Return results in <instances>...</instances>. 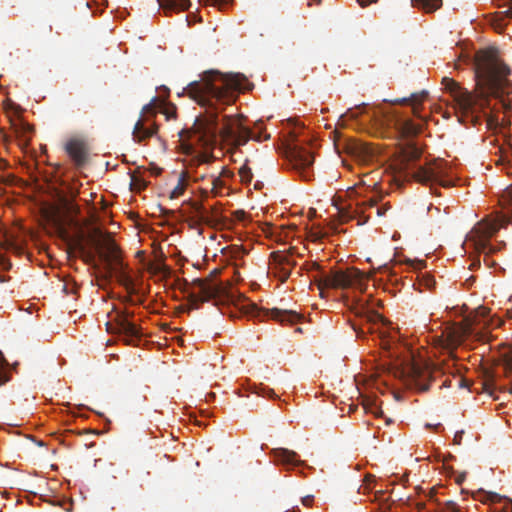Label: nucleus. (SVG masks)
<instances>
[{
  "instance_id": "nucleus-1",
  "label": "nucleus",
  "mask_w": 512,
  "mask_h": 512,
  "mask_svg": "<svg viewBox=\"0 0 512 512\" xmlns=\"http://www.w3.org/2000/svg\"><path fill=\"white\" fill-rule=\"evenodd\" d=\"M251 86L243 74L209 70L200 75V80L192 81L184 88L182 95L189 96L205 108V112L196 117L191 128L179 132L187 152L197 147L213 148L218 137L234 149L247 144L250 139L261 142L270 138V134L262 131L254 133L247 128L242 115H224L223 126L220 129L218 127V115L224 106L235 101L236 92H244Z\"/></svg>"
},
{
  "instance_id": "nucleus-2",
  "label": "nucleus",
  "mask_w": 512,
  "mask_h": 512,
  "mask_svg": "<svg viewBox=\"0 0 512 512\" xmlns=\"http://www.w3.org/2000/svg\"><path fill=\"white\" fill-rule=\"evenodd\" d=\"M476 78V93L467 89L448 77L442 79L445 90L449 91L456 101L463 116L470 117L474 125L481 121V115L487 119L488 126L495 120L485 112L489 107V98L500 100L504 110H510L511 104L504 96L512 94V81L509 79L510 68L497 55L495 49L481 50L477 52L474 62Z\"/></svg>"
},
{
  "instance_id": "nucleus-3",
  "label": "nucleus",
  "mask_w": 512,
  "mask_h": 512,
  "mask_svg": "<svg viewBox=\"0 0 512 512\" xmlns=\"http://www.w3.org/2000/svg\"><path fill=\"white\" fill-rule=\"evenodd\" d=\"M422 151L415 143L409 142L402 149V158L399 162L397 179L401 181H415L422 185H434L439 183L446 184L442 180L445 171V162L443 160H434L425 165L417 164Z\"/></svg>"
},
{
  "instance_id": "nucleus-4",
  "label": "nucleus",
  "mask_w": 512,
  "mask_h": 512,
  "mask_svg": "<svg viewBox=\"0 0 512 512\" xmlns=\"http://www.w3.org/2000/svg\"><path fill=\"white\" fill-rule=\"evenodd\" d=\"M220 270L214 269L206 278L194 279L187 289L188 299L192 309H199L200 305L213 300L215 305L224 304L232 300L230 284H224L216 279Z\"/></svg>"
},
{
  "instance_id": "nucleus-5",
  "label": "nucleus",
  "mask_w": 512,
  "mask_h": 512,
  "mask_svg": "<svg viewBox=\"0 0 512 512\" xmlns=\"http://www.w3.org/2000/svg\"><path fill=\"white\" fill-rule=\"evenodd\" d=\"M220 270L214 269L206 278L194 279L187 289L188 299L192 309H199L200 305L213 300L215 305L224 304L232 300L230 284H224L216 279Z\"/></svg>"
},
{
  "instance_id": "nucleus-6",
  "label": "nucleus",
  "mask_w": 512,
  "mask_h": 512,
  "mask_svg": "<svg viewBox=\"0 0 512 512\" xmlns=\"http://www.w3.org/2000/svg\"><path fill=\"white\" fill-rule=\"evenodd\" d=\"M501 226L497 220L478 222L467 234L465 245L486 256L502 250L506 246L504 241H499L497 244L490 242V239L499 231Z\"/></svg>"
},
{
  "instance_id": "nucleus-7",
  "label": "nucleus",
  "mask_w": 512,
  "mask_h": 512,
  "mask_svg": "<svg viewBox=\"0 0 512 512\" xmlns=\"http://www.w3.org/2000/svg\"><path fill=\"white\" fill-rule=\"evenodd\" d=\"M133 313L120 312L117 313L114 320L107 322V331L111 334L118 335L127 345H137L142 337L141 327L130 321Z\"/></svg>"
},
{
  "instance_id": "nucleus-8",
  "label": "nucleus",
  "mask_w": 512,
  "mask_h": 512,
  "mask_svg": "<svg viewBox=\"0 0 512 512\" xmlns=\"http://www.w3.org/2000/svg\"><path fill=\"white\" fill-rule=\"evenodd\" d=\"M313 279L320 291L324 288L347 289L360 281L361 273L356 269L334 271L329 275H315Z\"/></svg>"
},
{
  "instance_id": "nucleus-9",
  "label": "nucleus",
  "mask_w": 512,
  "mask_h": 512,
  "mask_svg": "<svg viewBox=\"0 0 512 512\" xmlns=\"http://www.w3.org/2000/svg\"><path fill=\"white\" fill-rule=\"evenodd\" d=\"M245 314L259 318L263 320L264 318H271L275 321H278L282 324L289 323L294 324L301 320L302 316L293 310H283L279 308H259L255 303L249 302L242 307Z\"/></svg>"
},
{
  "instance_id": "nucleus-10",
  "label": "nucleus",
  "mask_w": 512,
  "mask_h": 512,
  "mask_svg": "<svg viewBox=\"0 0 512 512\" xmlns=\"http://www.w3.org/2000/svg\"><path fill=\"white\" fill-rule=\"evenodd\" d=\"M91 241L99 251L100 258L105 261L107 265L122 258L118 245L109 235H103L100 228L93 229Z\"/></svg>"
},
{
  "instance_id": "nucleus-11",
  "label": "nucleus",
  "mask_w": 512,
  "mask_h": 512,
  "mask_svg": "<svg viewBox=\"0 0 512 512\" xmlns=\"http://www.w3.org/2000/svg\"><path fill=\"white\" fill-rule=\"evenodd\" d=\"M287 157L292 169L299 172L303 179L311 178L310 167L314 162V157L310 151L295 144L288 148Z\"/></svg>"
},
{
  "instance_id": "nucleus-12",
  "label": "nucleus",
  "mask_w": 512,
  "mask_h": 512,
  "mask_svg": "<svg viewBox=\"0 0 512 512\" xmlns=\"http://www.w3.org/2000/svg\"><path fill=\"white\" fill-rule=\"evenodd\" d=\"M191 208L198 223L216 228L223 225L226 221V217L222 215L218 205H214L208 209L203 203L191 202Z\"/></svg>"
},
{
  "instance_id": "nucleus-13",
  "label": "nucleus",
  "mask_w": 512,
  "mask_h": 512,
  "mask_svg": "<svg viewBox=\"0 0 512 512\" xmlns=\"http://www.w3.org/2000/svg\"><path fill=\"white\" fill-rule=\"evenodd\" d=\"M441 373L442 371L438 367H421L414 364L411 367V382L419 391L425 392L429 389L430 383L436 380L437 374Z\"/></svg>"
},
{
  "instance_id": "nucleus-14",
  "label": "nucleus",
  "mask_w": 512,
  "mask_h": 512,
  "mask_svg": "<svg viewBox=\"0 0 512 512\" xmlns=\"http://www.w3.org/2000/svg\"><path fill=\"white\" fill-rule=\"evenodd\" d=\"M88 142L79 137L70 138L65 144V151L77 166H83L88 161Z\"/></svg>"
},
{
  "instance_id": "nucleus-15",
  "label": "nucleus",
  "mask_w": 512,
  "mask_h": 512,
  "mask_svg": "<svg viewBox=\"0 0 512 512\" xmlns=\"http://www.w3.org/2000/svg\"><path fill=\"white\" fill-rule=\"evenodd\" d=\"M271 258L273 272L281 282H285L291 274L292 267L296 265L295 261L292 260L290 254L283 252H273Z\"/></svg>"
},
{
  "instance_id": "nucleus-16",
  "label": "nucleus",
  "mask_w": 512,
  "mask_h": 512,
  "mask_svg": "<svg viewBox=\"0 0 512 512\" xmlns=\"http://www.w3.org/2000/svg\"><path fill=\"white\" fill-rule=\"evenodd\" d=\"M110 272H113L119 283L126 289L130 290L134 286L132 277L128 273V265L123 262L122 258L107 265Z\"/></svg>"
},
{
  "instance_id": "nucleus-17",
  "label": "nucleus",
  "mask_w": 512,
  "mask_h": 512,
  "mask_svg": "<svg viewBox=\"0 0 512 512\" xmlns=\"http://www.w3.org/2000/svg\"><path fill=\"white\" fill-rule=\"evenodd\" d=\"M149 119H139L133 129V138L138 142H142L157 132V126L154 123L148 125Z\"/></svg>"
},
{
  "instance_id": "nucleus-18",
  "label": "nucleus",
  "mask_w": 512,
  "mask_h": 512,
  "mask_svg": "<svg viewBox=\"0 0 512 512\" xmlns=\"http://www.w3.org/2000/svg\"><path fill=\"white\" fill-rule=\"evenodd\" d=\"M467 334V328L463 326L450 327L445 330L443 336L446 337L445 345L449 349H455L464 341Z\"/></svg>"
},
{
  "instance_id": "nucleus-19",
  "label": "nucleus",
  "mask_w": 512,
  "mask_h": 512,
  "mask_svg": "<svg viewBox=\"0 0 512 512\" xmlns=\"http://www.w3.org/2000/svg\"><path fill=\"white\" fill-rule=\"evenodd\" d=\"M500 7L508 6L505 11L497 12L491 20V25L498 32H502L507 25V19L512 18V0L508 4L499 5Z\"/></svg>"
},
{
  "instance_id": "nucleus-20",
  "label": "nucleus",
  "mask_w": 512,
  "mask_h": 512,
  "mask_svg": "<svg viewBox=\"0 0 512 512\" xmlns=\"http://www.w3.org/2000/svg\"><path fill=\"white\" fill-rule=\"evenodd\" d=\"M159 6L165 11L168 12H181L186 11L190 7L189 0H157Z\"/></svg>"
},
{
  "instance_id": "nucleus-21",
  "label": "nucleus",
  "mask_w": 512,
  "mask_h": 512,
  "mask_svg": "<svg viewBox=\"0 0 512 512\" xmlns=\"http://www.w3.org/2000/svg\"><path fill=\"white\" fill-rule=\"evenodd\" d=\"M428 92L423 90L419 93H413L408 98H402L400 100H396L397 103L401 104H409L412 106L414 115H419V110L422 102L427 98Z\"/></svg>"
},
{
  "instance_id": "nucleus-22",
  "label": "nucleus",
  "mask_w": 512,
  "mask_h": 512,
  "mask_svg": "<svg viewBox=\"0 0 512 512\" xmlns=\"http://www.w3.org/2000/svg\"><path fill=\"white\" fill-rule=\"evenodd\" d=\"M347 151L363 158L373 155V149L369 144L355 140L347 144Z\"/></svg>"
},
{
  "instance_id": "nucleus-23",
  "label": "nucleus",
  "mask_w": 512,
  "mask_h": 512,
  "mask_svg": "<svg viewBox=\"0 0 512 512\" xmlns=\"http://www.w3.org/2000/svg\"><path fill=\"white\" fill-rule=\"evenodd\" d=\"M275 458L286 465H298L300 464V460L298 459V454L294 451L278 448L274 450Z\"/></svg>"
},
{
  "instance_id": "nucleus-24",
  "label": "nucleus",
  "mask_w": 512,
  "mask_h": 512,
  "mask_svg": "<svg viewBox=\"0 0 512 512\" xmlns=\"http://www.w3.org/2000/svg\"><path fill=\"white\" fill-rule=\"evenodd\" d=\"M400 131L407 137L415 136L421 132L423 125L414 123L410 119H403L398 123Z\"/></svg>"
},
{
  "instance_id": "nucleus-25",
  "label": "nucleus",
  "mask_w": 512,
  "mask_h": 512,
  "mask_svg": "<svg viewBox=\"0 0 512 512\" xmlns=\"http://www.w3.org/2000/svg\"><path fill=\"white\" fill-rule=\"evenodd\" d=\"M377 201L373 198L363 200L361 203H357V208L355 209V213L364 214L367 209L376 208V214L378 216H383L386 213L388 208L386 207H376Z\"/></svg>"
},
{
  "instance_id": "nucleus-26",
  "label": "nucleus",
  "mask_w": 512,
  "mask_h": 512,
  "mask_svg": "<svg viewBox=\"0 0 512 512\" xmlns=\"http://www.w3.org/2000/svg\"><path fill=\"white\" fill-rule=\"evenodd\" d=\"M411 4L413 7L424 10L426 13H431L441 6L442 0H411Z\"/></svg>"
},
{
  "instance_id": "nucleus-27",
  "label": "nucleus",
  "mask_w": 512,
  "mask_h": 512,
  "mask_svg": "<svg viewBox=\"0 0 512 512\" xmlns=\"http://www.w3.org/2000/svg\"><path fill=\"white\" fill-rule=\"evenodd\" d=\"M187 173L181 172L178 178L177 185L173 188V190L170 192L169 198L170 199H176L182 196L186 190L187 186Z\"/></svg>"
},
{
  "instance_id": "nucleus-28",
  "label": "nucleus",
  "mask_w": 512,
  "mask_h": 512,
  "mask_svg": "<svg viewBox=\"0 0 512 512\" xmlns=\"http://www.w3.org/2000/svg\"><path fill=\"white\" fill-rule=\"evenodd\" d=\"M495 385V377L490 372H487L485 375V380L482 382V390L489 395L493 396L494 391L496 390Z\"/></svg>"
},
{
  "instance_id": "nucleus-29",
  "label": "nucleus",
  "mask_w": 512,
  "mask_h": 512,
  "mask_svg": "<svg viewBox=\"0 0 512 512\" xmlns=\"http://www.w3.org/2000/svg\"><path fill=\"white\" fill-rule=\"evenodd\" d=\"M364 108V106H357L355 108H351L347 110V112L344 113L340 119L342 121L356 120L359 117V115L363 112Z\"/></svg>"
},
{
  "instance_id": "nucleus-30",
  "label": "nucleus",
  "mask_w": 512,
  "mask_h": 512,
  "mask_svg": "<svg viewBox=\"0 0 512 512\" xmlns=\"http://www.w3.org/2000/svg\"><path fill=\"white\" fill-rule=\"evenodd\" d=\"M158 105H162V103L157 97H153L151 101L142 108V114L147 116L154 115Z\"/></svg>"
},
{
  "instance_id": "nucleus-31",
  "label": "nucleus",
  "mask_w": 512,
  "mask_h": 512,
  "mask_svg": "<svg viewBox=\"0 0 512 512\" xmlns=\"http://www.w3.org/2000/svg\"><path fill=\"white\" fill-rule=\"evenodd\" d=\"M6 360L4 359L2 353L0 352V386L4 385L9 381L8 373L5 369Z\"/></svg>"
},
{
  "instance_id": "nucleus-32",
  "label": "nucleus",
  "mask_w": 512,
  "mask_h": 512,
  "mask_svg": "<svg viewBox=\"0 0 512 512\" xmlns=\"http://www.w3.org/2000/svg\"><path fill=\"white\" fill-rule=\"evenodd\" d=\"M437 512H462L456 502L449 500L440 506Z\"/></svg>"
},
{
  "instance_id": "nucleus-33",
  "label": "nucleus",
  "mask_w": 512,
  "mask_h": 512,
  "mask_svg": "<svg viewBox=\"0 0 512 512\" xmlns=\"http://www.w3.org/2000/svg\"><path fill=\"white\" fill-rule=\"evenodd\" d=\"M131 186H132V189L142 190L147 187V182L144 179H142L141 177L132 175L131 176Z\"/></svg>"
},
{
  "instance_id": "nucleus-34",
  "label": "nucleus",
  "mask_w": 512,
  "mask_h": 512,
  "mask_svg": "<svg viewBox=\"0 0 512 512\" xmlns=\"http://www.w3.org/2000/svg\"><path fill=\"white\" fill-rule=\"evenodd\" d=\"M62 205L64 209L70 214L79 213V207L72 200L63 199Z\"/></svg>"
},
{
  "instance_id": "nucleus-35",
  "label": "nucleus",
  "mask_w": 512,
  "mask_h": 512,
  "mask_svg": "<svg viewBox=\"0 0 512 512\" xmlns=\"http://www.w3.org/2000/svg\"><path fill=\"white\" fill-rule=\"evenodd\" d=\"M240 177L242 181L248 183L252 180V171L251 168L247 165H243L239 170Z\"/></svg>"
},
{
  "instance_id": "nucleus-36",
  "label": "nucleus",
  "mask_w": 512,
  "mask_h": 512,
  "mask_svg": "<svg viewBox=\"0 0 512 512\" xmlns=\"http://www.w3.org/2000/svg\"><path fill=\"white\" fill-rule=\"evenodd\" d=\"M211 191L214 193V194H217L218 193V190L221 189L223 186H224V183L223 181L220 179L219 176H212V179H211Z\"/></svg>"
},
{
  "instance_id": "nucleus-37",
  "label": "nucleus",
  "mask_w": 512,
  "mask_h": 512,
  "mask_svg": "<svg viewBox=\"0 0 512 512\" xmlns=\"http://www.w3.org/2000/svg\"><path fill=\"white\" fill-rule=\"evenodd\" d=\"M207 4L218 6L219 9H223L225 6L230 4L233 0H203Z\"/></svg>"
},
{
  "instance_id": "nucleus-38",
  "label": "nucleus",
  "mask_w": 512,
  "mask_h": 512,
  "mask_svg": "<svg viewBox=\"0 0 512 512\" xmlns=\"http://www.w3.org/2000/svg\"><path fill=\"white\" fill-rule=\"evenodd\" d=\"M504 376L510 379L511 388L509 389L510 394H512V363L506 362L504 364Z\"/></svg>"
},
{
  "instance_id": "nucleus-39",
  "label": "nucleus",
  "mask_w": 512,
  "mask_h": 512,
  "mask_svg": "<svg viewBox=\"0 0 512 512\" xmlns=\"http://www.w3.org/2000/svg\"><path fill=\"white\" fill-rule=\"evenodd\" d=\"M305 269L308 271V272H312V271H319L320 270V266L318 263L316 262H310V263H307L305 265Z\"/></svg>"
},
{
  "instance_id": "nucleus-40",
  "label": "nucleus",
  "mask_w": 512,
  "mask_h": 512,
  "mask_svg": "<svg viewBox=\"0 0 512 512\" xmlns=\"http://www.w3.org/2000/svg\"><path fill=\"white\" fill-rule=\"evenodd\" d=\"M176 108L175 106H172L171 108L165 109L163 112L166 115L167 119L175 118L176 117Z\"/></svg>"
},
{
  "instance_id": "nucleus-41",
  "label": "nucleus",
  "mask_w": 512,
  "mask_h": 512,
  "mask_svg": "<svg viewBox=\"0 0 512 512\" xmlns=\"http://www.w3.org/2000/svg\"><path fill=\"white\" fill-rule=\"evenodd\" d=\"M301 501L304 506L310 507L314 501V496H312V495L304 496V497H302Z\"/></svg>"
},
{
  "instance_id": "nucleus-42",
  "label": "nucleus",
  "mask_w": 512,
  "mask_h": 512,
  "mask_svg": "<svg viewBox=\"0 0 512 512\" xmlns=\"http://www.w3.org/2000/svg\"><path fill=\"white\" fill-rule=\"evenodd\" d=\"M509 195H510V203H509V207H508L509 216L505 219L506 224H512V192H510Z\"/></svg>"
},
{
  "instance_id": "nucleus-43",
  "label": "nucleus",
  "mask_w": 512,
  "mask_h": 512,
  "mask_svg": "<svg viewBox=\"0 0 512 512\" xmlns=\"http://www.w3.org/2000/svg\"><path fill=\"white\" fill-rule=\"evenodd\" d=\"M233 216L238 221H243L246 217V213L243 210H237L233 213Z\"/></svg>"
},
{
  "instance_id": "nucleus-44",
  "label": "nucleus",
  "mask_w": 512,
  "mask_h": 512,
  "mask_svg": "<svg viewBox=\"0 0 512 512\" xmlns=\"http://www.w3.org/2000/svg\"><path fill=\"white\" fill-rule=\"evenodd\" d=\"M360 6L366 7L370 5L371 3H376L378 0H357Z\"/></svg>"
},
{
  "instance_id": "nucleus-45",
  "label": "nucleus",
  "mask_w": 512,
  "mask_h": 512,
  "mask_svg": "<svg viewBox=\"0 0 512 512\" xmlns=\"http://www.w3.org/2000/svg\"><path fill=\"white\" fill-rule=\"evenodd\" d=\"M365 481H366V483H367V487H366V488L371 489V487H370V482H371V481H374V476H372V475H368V476H366Z\"/></svg>"
},
{
  "instance_id": "nucleus-46",
  "label": "nucleus",
  "mask_w": 512,
  "mask_h": 512,
  "mask_svg": "<svg viewBox=\"0 0 512 512\" xmlns=\"http://www.w3.org/2000/svg\"><path fill=\"white\" fill-rule=\"evenodd\" d=\"M462 433H463V432H461L460 434H459V433H457V434L455 435V438H454L455 443L460 444L461 439H462Z\"/></svg>"
},
{
  "instance_id": "nucleus-47",
  "label": "nucleus",
  "mask_w": 512,
  "mask_h": 512,
  "mask_svg": "<svg viewBox=\"0 0 512 512\" xmlns=\"http://www.w3.org/2000/svg\"><path fill=\"white\" fill-rule=\"evenodd\" d=\"M504 512H512V501L504 507Z\"/></svg>"
},
{
  "instance_id": "nucleus-48",
  "label": "nucleus",
  "mask_w": 512,
  "mask_h": 512,
  "mask_svg": "<svg viewBox=\"0 0 512 512\" xmlns=\"http://www.w3.org/2000/svg\"><path fill=\"white\" fill-rule=\"evenodd\" d=\"M442 386L450 387L451 386V380L450 379H445L440 387H442Z\"/></svg>"
},
{
  "instance_id": "nucleus-49",
  "label": "nucleus",
  "mask_w": 512,
  "mask_h": 512,
  "mask_svg": "<svg viewBox=\"0 0 512 512\" xmlns=\"http://www.w3.org/2000/svg\"><path fill=\"white\" fill-rule=\"evenodd\" d=\"M464 478H465V476H464V475H460V476H458V477H457L456 482H457L458 484H461V483L464 481Z\"/></svg>"
},
{
  "instance_id": "nucleus-50",
  "label": "nucleus",
  "mask_w": 512,
  "mask_h": 512,
  "mask_svg": "<svg viewBox=\"0 0 512 512\" xmlns=\"http://www.w3.org/2000/svg\"><path fill=\"white\" fill-rule=\"evenodd\" d=\"M312 2H314V3H315V4H317V5H320V4H321V0H310V1L308 2V6H312Z\"/></svg>"
},
{
  "instance_id": "nucleus-51",
  "label": "nucleus",
  "mask_w": 512,
  "mask_h": 512,
  "mask_svg": "<svg viewBox=\"0 0 512 512\" xmlns=\"http://www.w3.org/2000/svg\"><path fill=\"white\" fill-rule=\"evenodd\" d=\"M161 172H162V169H161V168H155V169H154V171H153V173H154L155 175H159Z\"/></svg>"
},
{
  "instance_id": "nucleus-52",
  "label": "nucleus",
  "mask_w": 512,
  "mask_h": 512,
  "mask_svg": "<svg viewBox=\"0 0 512 512\" xmlns=\"http://www.w3.org/2000/svg\"><path fill=\"white\" fill-rule=\"evenodd\" d=\"M382 414H383V411L375 412V415H376V416H382Z\"/></svg>"
},
{
  "instance_id": "nucleus-53",
  "label": "nucleus",
  "mask_w": 512,
  "mask_h": 512,
  "mask_svg": "<svg viewBox=\"0 0 512 512\" xmlns=\"http://www.w3.org/2000/svg\"><path fill=\"white\" fill-rule=\"evenodd\" d=\"M424 506H425L424 503L418 504L419 509L424 508Z\"/></svg>"
},
{
  "instance_id": "nucleus-54",
  "label": "nucleus",
  "mask_w": 512,
  "mask_h": 512,
  "mask_svg": "<svg viewBox=\"0 0 512 512\" xmlns=\"http://www.w3.org/2000/svg\"><path fill=\"white\" fill-rule=\"evenodd\" d=\"M204 162H208L210 160V157L204 156Z\"/></svg>"
},
{
  "instance_id": "nucleus-55",
  "label": "nucleus",
  "mask_w": 512,
  "mask_h": 512,
  "mask_svg": "<svg viewBox=\"0 0 512 512\" xmlns=\"http://www.w3.org/2000/svg\"><path fill=\"white\" fill-rule=\"evenodd\" d=\"M383 269H384L385 271H387V272H390V269H389V267H387V266H385Z\"/></svg>"
},
{
  "instance_id": "nucleus-56",
  "label": "nucleus",
  "mask_w": 512,
  "mask_h": 512,
  "mask_svg": "<svg viewBox=\"0 0 512 512\" xmlns=\"http://www.w3.org/2000/svg\"><path fill=\"white\" fill-rule=\"evenodd\" d=\"M391 422H392V420H391V419H387V420H386V423H387V424H390Z\"/></svg>"
},
{
  "instance_id": "nucleus-57",
  "label": "nucleus",
  "mask_w": 512,
  "mask_h": 512,
  "mask_svg": "<svg viewBox=\"0 0 512 512\" xmlns=\"http://www.w3.org/2000/svg\"><path fill=\"white\" fill-rule=\"evenodd\" d=\"M48 31L49 33L52 32V26H49Z\"/></svg>"
},
{
  "instance_id": "nucleus-58",
  "label": "nucleus",
  "mask_w": 512,
  "mask_h": 512,
  "mask_svg": "<svg viewBox=\"0 0 512 512\" xmlns=\"http://www.w3.org/2000/svg\"><path fill=\"white\" fill-rule=\"evenodd\" d=\"M458 383H459V386H461L462 379H459Z\"/></svg>"
},
{
  "instance_id": "nucleus-59",
  "label": "nucleus",
  "mask_w": 512,
  "mask_h": 512,
  "mask_svg": "<svg viewBox=\"0 0 512 512\" xmlns=\"http://www.w3.org/2000/svg\"><path fill=\"white\" fill-rule=\"evenodd\" d=\"M293 512H296V511H293ZM297 512H300L299 510Z\"/></svg>"
}]
</instances>
